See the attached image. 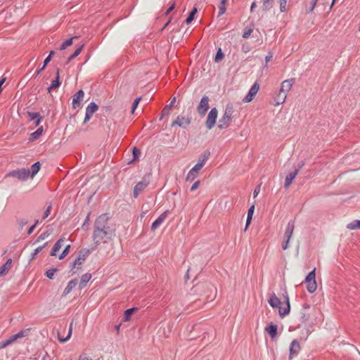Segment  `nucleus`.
<instances>
[{"label": "nucleus", "mask_w": 360, "mask_h": 360, "mask_svg": "<svg viewBox=\"0 0 360 360\" xmlns=\"http://www.w3.org/2000/svg\"><path fill=\"white\" fill-rule=\"evenodd\" d=\"M91 278V274L86 273L84 275H82L81 278V281L79 284V288L80 290L83 289L86 287V283L89 281V280Z\"/></svg>", "instance_id": "b1692460"}, {"label": "nucleus", "mask_w": 360, "mask_h": 360, "mask_svg": "<svg viewBox=\"0 0 360 360\" xmlns=\"http://www.w3.org/2000/svg\"><path fill=\"white\" fill-rule=\"evenodd\" d=\"M27 115L29 116L30 120H35L37 117H39L40 114L38 112H27Z\"/></svg>", "instance_id": "3c124183"}, {"label": "nucleus", "mask_w": 360, "mask_h": 360, "mask_svg": "<svg viewBox=\"0 0 360 360\" xmlns=\"http://www.w3.org/2000/svg\"><path fill=\"white\" fill-rule=\"evenodd\" d=\"M30 175V170L26 168H22L18 169H14L10 171L6 177H15L20 181H25L27 180Z\"/></svg>", "instance_id": "20e7f679"}, {"label": "nucleus", "mask_w": 360, "mask_h": 360, "mask_svg": "<svg viewBox=\"0 0 360 360\" xmlns=\"http://www.w3.org/2000/svg\"><path fill=\"white\" fill-rule=\"evenodd\" d=\"M98 108V106L95 102H91L86 108V112L92 116L97 111Z\"/></svg>", "instance_id": "393cba45"}, {"label": "nucleus", "mask_w": 360, "mask_h": 360, "mask_svg": "<svg viewBox=\"0 0 360 360\" xmlns=\"http://www.w3.org/2000/svg\"><path fill=\"white\" fill-rule=\"evenodd\" d=\"M84 48V44H82L81 46H79L75 51V52L69 56V58H68L65 64H68L72 60H73L74 58H75L77 56H78L80 53L82 52V49Z\"/></svg>", "instance_id": "cd10ccee"}, {"label": "nucleus", "mask_w": 360, "mask_h": 360, "mask_svg": "<svg viewBox=\"0 0 360 360\" xmlns=\"http://www.w3.org/2000/svg\"><path fill=\"white\" fill-rule=\"evenodd\" d=\"M254 210H255V205H252V206L248 209V217H249L250 218V217H252V215H253V213H254Z\"/></svg>", "instance_id": "e2e57ef3"}, {"label": "nucleus", "mask_w": 360, "mask_h": 360, "mask_svg": "<svg viewBox=\"0 0 360 360\" xmlns=\"http://www.w3.org/2000/svg\"><path fill=\"white\" fill-rule=\"evenodd\" d=\"M42 120H43V117L41 115H39V117H37V119H35V120H34L35 121L34 122V126L35 127L39 126V124L41 123V122L42 121Z\"/></svg>", "instance_id": "338daca9"}, {"label": "nucleus", "mask_w": 360, "mask_h": 360, "mask_svg": "<svg viewBox=\"0 0 360 360\" xmlns=\"http://www.w3.org/2000/svg\"><path fill=\"white\" fill-rule=\"evenodd\" d=\"M115 236V225L110 224L108 214L98 216L94 224L92 240L98 246L101 243H107L112 240Z\"/></svg>", "instance_id": "f257e3e1"}, {"label": "nucleus", "mask_w": 360, "mask_h": 360, "mask_svg": "<svg viewBox=\"0 0 360 360\" xmlns=\"http://www.w3.org/2000/svg\"><path fill=\"white\" fill-rule=\"evenodd\" d=\"M218 115V110L216 108H212L208 113L205 126L207 129H212L216 124V120Z\"/></svg>", "instance_id": "6e6552de"}, {"label": "nucleus", "mask_w": 360, "mask_h": 360, "mask_svg": "<svg viewBox=\"0 0 360 360\" xmlns=\"http://www.w3.org/2000/svg\"><path fill=\"white\" fill-rule=\"evenodd\" d=\"M194 292H202L205 295V301L210 302L215 299L217 288L210 283H205L196 285L193 287Z\"/></svg>", "instance_id": "f03ea898"}, {"label": "nucleus", "mask_w": 360, "mask_h": 360, "mask_svg": "<svg viewBox=\"0 0 360 360\" xmlns=\"http://www.w3.org/2000/svg\"><path fill=\"white\" fill-rule=\"evenodd\" d=\"M51 235V232L49 231H46L44 233H41L37 238V240H35L34 242V244L35 243H38L39 242H41V240H44V239H46V238H48L49 236Z\"/></svg>", "instance_id": "e433bc0d"}, {"label": "nucleus", "mask_w": 360, "mask_h": 360, "mask_svg": "<svg viewBox=\"0 0 360 360\" xmlns=\"http://www.w3.org/2000/svg\"><path fill=\"white\" fill-rule=\"evenodd\" d=\"M279 4H280V11L282 13H284L286 11V4H287V0H279Z\"/></svg>", "instance_id": "603ef678"}, {"label": "nucleus", "mask_w": 360, "mask_h": 360, "mask_svg": "<svg viewBox=\"0 0 360 360\" xmlns=\"http://www.w3.org/2000/svg\"><path fill=\"white\" fill-rule=\"evenodd\" d=\"M90 251L89 249L84 248L79 251L78 255L75 258V261L78 264L77 269H80L82 263L86 259V257L89 255Z\"/></svg>", "instance_id": "4468645a"}, {"label": "nucleus", "mask_w": 360, "mask_h": 360, "mask_svg": "<svg viewBox=\"0 0 360 360\" xmlns=\"http://www.w3.org/2000/svg\"><path fill=\"white\" fill-rule=\"evenodd\" d=\"M12 259L9 258L7 259L5 264L0 266V276H5L11 268Z\"/></svg>", "instance_id": "4be33fe9"}, {"label": "nucleus", "mask_w": 360, "mask_h": 360, "mask_svg": "<svg viewBox=\"0 0 360 360\" xmlns=\"http://www.w3.org/2000/svg\"><path fill=\"white\" fill-rule=\"evenodd\" d=\"M268 302L272 308H278L279 310L280 308H281V302L280 299L274 293L270 296Z\"/></svg>", "instance_id": "6ab92c4d"}, {"label": "nucleus", "mask_w": 360, "mask_h": 360, "mask_svg": "<svg viewBox=\"0 0 360 360\" xmlns=\"http://www.w3.org/2000/svg\"><path fill=\"white\" fill-rule=\"evenodd\" d=\"M28 330L29 329L22 330L19 331L18 333L12 335L14 341H15L18 338H24V337L27 336Z\"/></svg>", "instance_id": "4c0bfd02"}, {"label": "nucleus", "mask_w": 360, "mask_h": 360, "mask_svg": "<svg viewBox=\"0 0 360 360\" xmlns=\"http://www.w3.org/2000/svg\"><path fill=\"white\" fill-rule=\"evenodd\" d=\"M307 283V290L313 293L317 289V284L316 282V269L314 268L312 271H311L305 278L304 280Z\"/></svg>", "instance_id": "423d86ee"}, {"label": "nucleus", "mask_w": 360, "mask_h": 360, "mask_svg": "<svg viewBox=\"0 0 360 360\" xmlns=\"http://www.w3.org/2000/svg\"><path fill=\"white\" fill-rule=\"evenodd\" d=\"M190 124L191 118L179 115L172 122V127L177 125L179 127L186 128Z\"/></svg>", "instance_id": "ddd939ff"}, {"label": "nucleus", "mask_w": 360, "mask_h": 360, "mask_svg": "<svg viewBox=\"0 0 360 360\" xmlns=\"http://www.w3.org/2000/svg\"><path fill=\"white\" fill-rule=\"evenodd\" d=\"M210 98L207 96L205 95L201 98L198 107L197 111L200 116H204L209 109Z\"/></svg>", "instance_id": "1a4fd4ad"}, {"label": "nucleus", "mask_w": 360, "mask_h": 360, "mask_svg": "<svg viewBox=\"0 0 360 360\" xmlns=\"http://www.w3.org/2000/svg\"><path fill=\"white\" fill-rule=\"evenodd\" d=\"M72 323H70V326L68 334V335L65 338H58V340L60 342H65L68 341L70 339V336L72 335Z\"/></svg>", "instance_id": "8fccbe9b"}, {"label": "nucleus", "mask_w": 360, "mask_h": 360, "mask_svg": "<svg viewBox=\"0 0 360 360\" xmlns=\"http://www.w3.org/2000/svg\"><path fill=\"white\" fill-rule=\"evenodd\" d=\"M298 172H299V169H296L294 172L289 173L286 176L285 179V183H284V187L285 188H288L289 186L292 184V181L295 179V178L297 175Z\"/></svg>", "instance_id": "aec40b11"}, {"label": "nucleus", "mask_w": 360, "mask_h": 360, "mask_svg": "<svg viewBox=\"0 0 360 360\" xmlns=\"http://www.w3.org/2000/svg\"><path fill=\"white\" fill-rule=\"evenodd\" d=\"M274 0H262V10L267 11L273 7Z\"/></svg>", "instance_id": "7c9ffc66"}, {"label": "nucleus", "mask_w": 360, "mask_h": 360, "mask_svg": "<svg viewBox=\"0 0 360 360\" xmlns=\"http://www.w3.org/2000/svg\"><path fill=\"white\" fill-rule=\"evenodd\" d=\"M224 58V53H223L221 49L219 48L216 53V55L214 57V62L218 63V62L221 61V60H223Z\"/></svg>", "instance_id": "58836bf2"}, {"label": "nucleus", "mask_w": 360, "mask_h": 360, "mask_svg": "<svg viewBox=\"0 0 360 360\" xmlns=\"http://www.w3.org/2000/svg\"><path fill=\"white\" fill-rule=\"evenodd\" d=\"M64 240L63 238H60L59 240H58L56 243L54 244L52 250H51V256H56V252L58 251L61 247H62V243H63Z\"/></svg>", "instance_id": "a878e982"}, {"label": "nucleus", "mask_w": 360, "mask_h": 360, "mask_svg": "<svg viewBox=\"0 0 360 360\" xmlns=\"http://www.w3.org/2000/svg\"><path fill=\"white\" fill-rule=\"evenodd\" d=\"M58 271V269L56 268H53V269H50L49 270H47L46 271V276L49 278V279H53V276H54V274L56 272Z\"/></svg>", "instance_id": "c03bdc74"}, {"label": "nucleus", "mask_w": 360, "mask_h": 360, "mask_svg": "<svg viewBox=\"0 0 360 360\" xmlns=\"http://www.w3.org/2000/svg\"><path fill=\"white\" fill-rule=\"evenodd\" d=\"M18 228L20 230H22L23 227L27 224L28 221L26 219H18L17 220Z\"/></svg>", "instance_id": "09e8293b"}, {"label": "nucleus", "mask_w": 360, "mask_h": 360, "mask_svg": "<svg viewBox=\"0 0 360 360\" xmlns=\"http://www.w3.org/2000/svg\"><path fill=\"white\" fill-rule=\"evenodd\" d=\"M252 32H253V26L250 27H245L243 31V37L244 39L248 38L251 35Z\"/></svg>", "instance_id": "37998d69"}, {"label": "nucleus", "mask_w": 360, "mask_h": 360, "mask_svg": "<svg viewBox=\"0 0 360 360\" xmlns=\"http://www.w3.org/2000/svg\"><path fill=\"white\" fill-rule=\"evenodd\" d=\"M78 360H93L91 358L86 356V354H82L79 356Z\"/></svg>", "instance_id": "774afa93"}, {"label": "nucleus", "mask_w": 360, "mask_h": 360, "mask_svg": "<svg viewBox=\"0 0 360 360\" xmlns=\"http://www.w3.org/2000/svg\"><path fill=\"white\" fill-rule=\"evenodd\" d=\"M174 7H175V3H173V4H172V5H171V6H170L167 9V11H165V15H169V13H170L171 11H173V9L174 8Z\"/></svg>", "instance_id": "0e129e2a"}, {"label": "nucleus", "mask_w": 360, "mask_h": 360, "mask_svg": "<svg viewBox=\"0 0 360 360\" xmlns=\"http://www.w3.org/2000/svg\"><path fill=\"white\" fill-rule=\"evenodd\" d=\"M40 168H41V164L39 162H36L35 163H34L31 167L32 171L30 172V176L32 178H33L38 173Z\"/></svg>", "instance_id": "c85d7f7f"}, {"label": "nucleus", "mask_w": 360, "mask_h": 360, "mask_svg": "<svg viewBox=\"0 0 360 360\" xmlns=\"http://www.w3.org/2000/svg\"><path fill=\"white\" fill-rule=\"evenodd\" d=\"M48 242L45 243L43 245L41 246H39L38 248H37L34 252L32 253V255H31V259H34V257H36V255L40 252L45 247L47 246L48 245Z\"/></svg>", "instance_id": "ea45409f"}, {"label": "nucleus", "mask_w": 360, "mask_h": 360, "mask_svg": "<svg viewBox=\"0 0 360 360\" xmlns=\"http://www.w3.org/2000/svg\"><path fill=\"white\" fill-rule=\"evenodd\" d=\"M259 89V84L257 82H255L253 85L251 86L250 89L249 90L248 94L246 95V96L243 98V101L245 103H250L251 102L255 95L257 94L258 91Z\"/></svg>", "instance_id": "9b49d317"}, {"label": "nucleus", "mask_w": 360, "mask_h": 360, "mask_svg": "<svg viewBox=\"0 0 360 360\" xmlns=\"http://www.w3.org/2000/svg\"><path fill=\"white\" fill-rule=\"evenodd\" d=\"M171 110L172 108H170V105H166L162 110V115H168L170 113Z\"/></svg>", "instance_id": "5fc2aeb1"}, {"label": "nucleus", "mask_w": 360, "mask_h": 360, "mask_svg": "<svg viewBox=\"0 0 360 360\" xmlns=\"http://www.w3.org/2000/svg\"><path fill=\"white\" fill-rule=\"evenodd\" d=\"M149 185V181L143 178L141 181L138 182L133 191V196L134 198H138L139 194Z\"/></svg>", "instance_id": "9d476101"}, {"label": "nucleus", "mask_w": 360, "mask_h": 360, "mask_svg": "<svg viewBox=\"0 0 360 360\" xmlns=\"http://www.w3.org/2000/svg\"><path fill=\"white\" fill-rule=\"evenodd\" d=\"M60 85V69H57L56 78L54 80L52 81L51 85L48 87L47 90L49 92H51V91L58 88Z\"/></svg>", "instance_id": "a211bd4d"}, {"label": "nucleus", "mask_w": 360, "mask_h": 360, "mask_svg": "<svg viewBox=\"0 0 360 360\" xmlns=\"http://www.w3.org/2000/svg\"><path fill=\"white\" fill-rule=\"evenodd\" d=\"M43 132V127H39L34 132L32 133L30 135L31 140H35L38 139Z\"/></svg>", "instance_id": "c9c22d12"}, {"label": "nucleus", "mask_w": 360, "mask_h": 360, "mask_svg": "<svg viewBox=\"0 0 360 360\" xmlns=\"http://www.w3.org/2000/svg\"><path fill=\"white\" fill-rule=\"evenodd\" d=\"M210 155V152L209 150H205V152H203V153L199 158L198 162L202 163V165L204 166L205 162L207 161Z\"/></svg>", "instance_id": "c756f323"}, {"label": "nucleus", "mask_w": 360, "mask_h": 360, "mask_svg": "<svg viewBox=\"0 0 360 360\" xmlns=\"http://www.w3.org/2000/svg\"><path fill=\"white\" fill-rule=\"evenodd\" d=\"M300 350V342L297 340H292L290 346V359L292 358V356L297 355Z\"/></svg>", "instance_id": "f3484780"}, {"label": "nucleus", "mask_w": 360, "mask_h": 360, "mask_svg": "<svg viewBox=\"0 0 360 360\" xmlns=\"http://www.w3.org/2000/svg\"><path fill=\"white\" fill-rule=\"evenodd\" d=\"M49 62H50V58H46L44 60L43 65H41V68H39V70H37V72L34 74V76L37 77L45 69V68L46 67V65H48V63Z\"/></svg>", "instance_id": "a19ab883"}, {"label": "nucleus", "mask_w": 360, "mask_h": 360, "mask_svg": "<svg viewBox=\"0 0 360 360\" xmlns=\"http://www.w3.org/2000/svg\"><path fill=\"white\" fill-rule=\"evenodd\" d=\"M284 299L286 302V307L284 308H280V310H278L279 316L281 318H283L288 315L290 311V300L287 292H285V295H284Z\"/></svg>", "instance_id": "dca6fc26"}, {"label": "nucleus", "mask_w": 360, "mask_h": 360, "mask_svg": "<svg viewBox=\"0 0 360 360\" xmlns=\"http://www.w3.org/2000/svg\"><path fill=\"white\" fill-rule=\"evenodd\" d=\"M136 307H132L127 309L124 311L123 321H128L131 319V316L137 310Z\"/></svg>", "instance_id": "bb28decb"}, {"label": "nucleus", "mask_w": 360, "mask_h": 360, "mask_svg": "<svg viewBox=\"0 0 360 360\" xmlns=\"http://www.w3.org/2000/svg\"><path fill=\"white\" fill-rule=\"evenodd\" d=\"M169 213V210L165 211L162 214H161L152 224L151 225V230L155 231L162 224V222L166 219L167 217V214Z\"/></svg>", "instance_id": "2eb2a0df"}, {"label": "nucleus", "mask_w": 360, "mask_h": 360, "mask_svg": "<svg viewBox=\"0 0 360 360\" xmlns=\"http://www.w3.org/2000/svg\"><path fill=\"white\" fill-rule=\"evenodd\" d=\"M51 205L50 204L46 209L44 213V215H43V217H42V219H45L46 218H47L50 213H51Z\"/></svg>", "instance_id": "4d7b16f0"}, {"label": "nucleus", "mask_w": 360, "mask_h": 360, "mask_svg": "<svg viewBox=\"0 0 360 360\" xmlns=\"http://www.w3.org/2000/svg\"><path fill=\"white\" fill-rule=\"evenodd\" d=\"M200 181H196L195 182H194V184L192 185V186L191 187V191L193 192L194 191H195L200 186Z\"/></svg>", "instance_id": "052dcab7"}, {"label": "nucleus", "mask_w": 360, "mask_h": 360, "mask_svg": "<svg viewBox=\"0 0 360 360\" xmlns=\"http://www.w3.org/2000/svg\"><path fill=\"white\" fill-rule=\"evenodd\" d=\"M141 100V97H139V98H136L134 102H133V104H132V106H131V112H134V110H136V108H137V105L139 104V103L140 102V101Z\"/></svg>", "instance_id": "864d4df0"}, {"label": "nucleus", "mask_w": 360, "mask_h": 360, "mask_svg": "<svg viewBox=\"0 0 360 360\" xmlns=\"http://www.w3.org/2000/svg\"><path fill=\"white\" fill-rule=\"evenodd\" d=\"M347 228L350 229H360V220L353 221L352 222L348 224Z\"/></svg>", "instance_id": "79ce46f5"}, {"label": "nucleus", "mask_w": 360, "mask_h": 360, "mask_svg": "<svg viewBox=\"0 0 360 360\" xmlns=\"http://www.w3.org/2000/svg\"><path fill=\"white\" fill-rule=\"evenodd\" d=\"M295 229V221L290 220L286 226L284 235H283V240L282 243V249L285 250L289 247V242L292 236L293 231Z\"/></svg>", "instance_id": "39448f33"}, {"label": "nucleus", "mask_w": 360, "mask_h": 360, "mask_svg": "<svg viewBox=\"0 0 360 360\" xmlns=\"http://www.w3.org/2000/svg\"><path fill=\"white\" fill-rule=\"evenodd\" d=\"M198 174L193 172V170L191 169L188 172L186 176V181H193L195 179V178L198 176Z\"/></svg>", "instance_id": "473e14b6"}, {"label": "nucleus", "mask_w": 360, "mask_h": 360, "mask_svg": "<svg viewBox=\"0 0 360 360\" xmlns=\"http://www.w3.org/2000/svg\"><path fill=\"white\" fill-rule=\"evenodd\" d=\"M226 11V3L220 2V4L219 6V13L218 17H220L221 15H224Z\"/></svg>", "instance_id": "49530a36"}, {"label": "nucleus", "mask_w": 360, "mask_h": 360, "mask_svg": "<svg viewBox=\"0 0 360 360\" xmlns=\"http://www.w3.org/2000/svg\"><path fill=\"white\" fill-rule=\"evenodd\" d=\"M70 249V245H68L65 247L64 250H63L62 253L59 255L58 258L59 259H63L66 255H68Z\"/></svg>", "instance_id": "de8ad7c7"}, {"label": "nucleus", "mask_w": 360, "mask_h": 360, "mask_svg": "<svg viewBox=\"0 0 360 360\" xmlns=\"http://www.w3.org/2000/svg\"><path fill=\"white\" fill-rule=\"evenodd\" d=\"M309 315L304 312H302L301 321L302 323H306L309 321Z\"/></svg>", "instance_id": "bf43d9fd"}, {"label": "nucleus", "mask_w": 360, "mask_h": 360, "mask_svg": "<svg viewBox=\"0 0 360 360\" xmlns=\"http://www.w3.org/2000/svg\"><path fill=\"white\" fill-rule=\"evenodd\" d=\"M318 1L319 0H311V4H310V7L308 10V13H311L314 11V8L316 6Z\"/></svg>", "instance_id": "13d9d810"}, {"label": "nucleus", "mask_w": 360, "mask_h": 360, "mask_svg": "<svg viewBox=\"0 0 360 360\" xmlns=\"http://www.w3.org/2000/svg\"><path fill=\"white\" fill-rule=\"evenodd\" d=\"M77 284V281L76 279H72L70 281L69 283H68V285L65 288L62 294V296L65 297L67 295H68L72 291V290L76 286Z\"/></svg>", "instance_id": "5701e85b"}, {"label": "nucleus", "mask_w": 360, "mask_h": 360, "mask_svg": "<svg viewBox=\"0 0 360 360\" xmlns=\"http://www.w3.org/2000/svg\"><path fill=\"white\" fill-rule=\"evenodd\" d=\"M75 38H78V37H71L67 40H65L60 46V51H63V50H65L68 46H70L72 44V40L73 39Z\"/></svg>", "instance_id": "f704fd0d"}, {"label": "nucleus", "mask_w": 360, "mask_h": 360, "mask_svg": "<svg viewBox=\"0 0 360 360\" xmlns=\"http://www.w3.org/2000/svg\"><path fill=\"white\" fill-rule=\"evenodd\" d=\"M203 167V166L202 165V163H197L195 165V166L192 168V169L193 170V172H195V173H198L199 174V172L200 170Z\"/></svg>", "instance_id": "6e6d98bb"}, {"label": "nucleus", "mask_w": 360, "mask_h": 360, "mask_svg": "<svg viewBox=\"0 0 360 360\" xmlns=\"http://www.w3.org/2000/svg\"><path fill=\"white\" fill-rule=\"evenodd\" d=\"M77 266H78V264L76 262V261L74 260V262H72L70 264V269H71V271H72V274H75L77 273L76 271H74V269L75 268L77 269Z\"/></svg>", "instance_id": "680f3d73"}, {"label": "nucleus", "mask_w": 360, "mask_h": 360, "mask_svg": "<svg viewBox=\"0 0 360 360\" xmlns=\"http://www.w3.org/2000/svg\"><path fill=\"white\" fill-rule=\"evenodd\" d=\"M265 330L269 334L271 340H274L277 335L278 327L276 324L271 323L265 328Z\"/></svg>", "instance_id": "412c9836"}, {"label": "nucleus", "mask_w": 360, "mask_h": 360, "mask_svg": "<svg viewBox=\"0 0 360 360\" xmlns=\"http://www.w3.org/2000/svg\"><path fill=\"white\" fill-rule=\"evenodd\" d=\"M84 97V92L82 89L78 90L72 97V105L73 108H79L81 105V102L83 101Z\"/></svg>", "instance_id": "f8f14e48"}, {"label": "nucleus", "mask_w": 360, "mask_h": 360, "mask_svg": "<svg viewBox=\"0 0 360 360\" xmlns=\"http://www.w3.org/2000/svg\"><path fill=\"white\" fill-rule=\"evenodd\" d=\"M14 342V340L13 339V337L11 336L9 338L5 340H2L0 342V349L6 348L7 346L11 345Z\"/></svg>", "instance_id": "72a5a7b5"}, {"label": "nucleus", "mask_w": 360, "mask_h": 360, "mask_svg": "<svg viewBox=\"0 0 360 360\" xmlns=\"http://www.w3.org/2000/svg\"><path fill=\"white\" fill-rule=\"evenodd\" d=\"M133 159L132 161H136L139 159V155H141V150L136 147H134L132 150Z\"/></svg>", "instance_id": "a18cd8bd"}, {"label": "nucleus", "mask_w": 360, "mask_h": 360, "mask_svg": "<svg viewBox=\"0 0 360 360\" xmlns=\"http://www.w3.org/2000/svg\"><path fill=\"white\" fill-rule=\"evenodd\" d=\"M294 84V79H287L281 83V89L278 94L279 99L281 100V103H283L287 96V92H288Z\"/></svg>", "instance_id": "0eeeda50"}, {"label": "nucleus", "mask_w": 360, "mask_h": 360, "mask_svg": "<svg viewBox=\"0 0 360 360\" xmlns=\"http://www.w3.org/2000/svg\"><path fill=\"white\" fill-rule=\"evenodd\" d=\"M233 112V107L232 104H228L226 106L223 116L219 119L218 127L220 129H227L229 126L230 121Z\"/></svg>", "instance_id": "7ed1b4c3"}, {"label": "nucleus", "mask_w": 360, "mask_h": 360, "mask_svg": "<svg viewBox=\"0 0 360 360\" xmlns=\"http://www.w3.org/2000/svg\"><path fill=\"white\" fill-rule=\"evenodd\" d=\"M89 217H90V213H89L82 224V229H85V226H88L89 225Z\"/></svg>", "instance_id": "69168bd1"}, {"label": "nucleus", "mask_w": 360, "mask_h": 360, "mask_svg": "<svg viewBox=\"0 0 360 360\" xmlns=\"http://www.w3.org/2000/svg\"><path fill=\"white\" fill-rule=\"evenodd\" d=\"M198 10L197 8L194 7L192 11L190 12L188 16L186 18L185 22L188 25L190 24L194 19V16L196 14Z\"/></svg>", "instance_id": "2f4dec72"}]
</instances>
